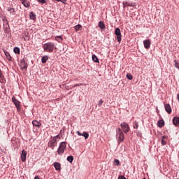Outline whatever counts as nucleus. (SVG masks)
<instances>
[{
	"label": "nucleus",
	"mask_w": 179,
	"mask_h": 179,
	"mask_svg": "<svg viewBox=\"0 0 179 179\" xmlns=\"http://www.w3.org/2000/svg\"><path fill=\"white\" fill-rule=\"evenodd\" d=\"M55 47V45L52 42H48L43 45V48L46 52H52Z\"/></svg>",
	"instance_id": "nucleus-1"
},
{
	"label": "nucleus",
	"mask_w": 179,
	"mask_h": 179,
	"mask_svg": "<svg viewBox=\"0 0 179 179\" xmlns=\"http://www.w3.org/2000/svg\"><path fill=\"white\" fill-rule=\"evenodd\" d=\"M116 138L117 139L118 143H121V142L124 141V132L121 128H117L116 129Z\"/></svg>",
	"instance_id": "nucleus-2"
},
{
	"label": "nucleus",
	"mask_w": 179,
	"mask_h": 179,
	"mask_svg": "<svg viewBox=\"0 0 179 179\" xmlns=\"http://www.w3.org/2000/svg\"><path fill=\"white\" fill-rule=\"evenodd\" d=\"M66 149V142H62L59 144V146L57 149V155L62 156L65 152V150Z\"/></svg>",
	"instance_id": "nucleus-3"
},
{
	"label": "nucleus",
	"mask_w": 179,
	"mask_h": 179,
	"mask_svg": "<svg viewBox=\"0 0 179 179\" xmlns=\"http://www.w3.org/2000/svg\"><path fill=\"white\" fill-rule=\"evenodd\" d=\"M115 36H117V43H121V41H122L121 29L120 28H116L115 29Z\"/></svg>",
	"instance_id": "nucleus-4"
},
{
	"label": "nucleus",
	"mask_w": 179,
	"mask_h": 179,
	"mask_svg": "<svg viewBox=\"0 0 179 179\" xmlns=\"http://www.w3.org/2000/svg\"><path fill=\"white\" fill-rule=\"evenodd\" d=\"M120 126L124 134H128V132H129V125H128L127 122H124L121 123Z\"/></svg>",
	"instance_id": "nucleus-5"
},
{
	"label": "nucleus",
	"mask_w": 179,
	"mask_h": 179,
	"mask_svg": "<svg viewBox=\"0 0 179 179\" xmlns=\"http://www.w3.org/2000/svg\"><path fill=\"white\" fill-rule=\"evenodd\" d=\"M27 66H29V64H27V62H26V58L22 59L20 61V69L22 71H23V69H27Z\"/></svg>",
	"instance_id": "nucleus-6"
},
{
	"label": "nucleus",
	"mask_w": 179,
	"mask_h": 179,
	"mask_svg": "<svg viewBox=\"0 0 179 179\" xmlns=\"http://www.w3.org/2000/svg\"><path fill=\"white\" fill-rule=\"evenodd\" d=\"M57 143H58V141L53 137L52 140L49 141L50 147L51 148L52 150H54V148L57 146Z\"/></svg>",
	"instance_id": "nucleus-7"
},
{
	"label": "nucleus",
	"mask_w": 179,
	"mask_h": 179,
	"mask_svg": "<svg viewBox=\"0 0 179 179\" xmlns=\"http://www.w3.org/2000/svg\"><path fill=\"white\" fill-rule=\"evenodd\" d=\"M13 103H14L17 111H20V101H19L15 96L12 98Z\"/></svg>",
	"instance_id": "nucleus-8"
},
{
	"label": "nucleus",
	"mask_w": 179,
	"mask_h": 179,
	"mask_svg": "<svg viewBox=\"0 0 179 179\" xmlns=\"http://www.w3.org/2000/svg\"><path fill=\"white\" fill-rule=\"evenodd\" d=\"M150 44H152V42H150V40L146 39V40L143 41L144 48L146 50H149L150 48Z\"/></svg>",
	"instance_id": "nucleus-9"
},
{
	"label": "nucleus",
	"mask_w": 179,
	"mask_h": 179,
	"mask_svg": "<svg viewBox=\"0 0 179 179\" xmlns=\"http://www.w3.org/2000/svg\"><path fill=\"white\" fill-rule=\"evenodd\" d=\"M76 134L78 135V136H84L85 139L89 138V133H87L86 131H83V133H80V131H77Z\"/></svg>",
	"instance_id": "nucleus-10"
},
{
	"label": "nucleus",
	"mask_w": 179,
	"mask_h": 179,
	"mask_svg": "<svg viewBox=\"0 0 179 179\" xmlns=\"http://www.w3.org/2000/svg\"><path fill=\"white\" fill-rule=\"evenodd\" d=\"M27 156V151L22 150V153H21L22 162H26Z\"/></svg>",
	"instance_id": "nucleus-11"
},
{
	"label": "nucleus",
	"mask_w": 179,
	"mask_h": 179,
	"mask_svg": "<svg viewBox=\"0 0 179 179\" xmlns=\"http://www.w3.org/2000/svg\"><path fill=\"white\" fill-rule=\"evenodd\" d=\"M165 110L168 114H171V106H170V103H166L164 104Z\"/></svg>",
	"instance_id": "nucleus-12"
},
{
	"label": "nucleus",
	"mask_w": 179,
	"mask_h": 179,
	"mask_svg": "<svg viewBox=\"0 0 179 179\" xmlns=\"http://www.w3.org/2000/svg\"><path fill=\"white\" fill-rule=\"evenodd\" d=\"M173 125H175V127H178V125H179V117L176 116L173 118Z\"/></svg>",
	"instance_id": "nucleus-13"
},
{
	"label": "nucleus",
	"mask_w": 179,
	"mask_h": 179,
	"mask_svg": "<svg viewBox=\"0 0 179 179\" xmlns=\"http://www.w3.org/2000/svg\"><path fill=\"white\" fill-rule=\"evenodd\" d=\"M98 26L101 30H106V24H104V22L99 21Z\"/></svg>",
	"instance_id": "nucleus-14"
},
{
	"label": "nucleus",
	"mask_w": 179,
	"mask_h": 179,
	"mask_svg": "<svg viewBox=\"0 0 179 179\" xmlns=\"http://www.w3.org/2000/svg\"><path fill=\"white\" fill-rule=\"evenodd\" d=\"M7 11L10 13V15H15V12H16V10L13 7H8Z\"/></svg>",
	"instance_id": "nucleus-15"
},
{
	"label": "nucleus",
	"mask_w": 179,
	"mask_h": 179,
	"mask_svg": "<svg viewBox=\"0 0 179 179\" xmlns=\"http://www.w3.org/2000/svg\"><path fill=\"white\" fill-rule=\"evenodd\" d=\"M32 124L34 125V127H36V128H40V127H41V122L37 120L32 121Z\"/></svg>",
	"instance_id": "nucleus-16"
},
{
	"label": "nucleus",
	"mask_w": 179,
	"mask_h": 179,
	"mask_svg": "<svg viewBox=\"0 0 179 179\" xmlns=\"http://www.w3.org/2000/svg\"><path fill=\"white\" fill-rule=\"evenodd\" d=\"M21 2L25 8H30V2L27 1V0H21Z\"/></svg>",
	"instance_id": "nucleus-17"
},
{
	"label": "nucleus",
	"mask_w": 179,
	"mask_h": 179,
	"mask_svg": "<svg viewBox=\"0 0 179 179\" xmlns=\"http://www.w3.org/2000/svg\"><path fill=\"white\" fill-rule=\"evenodd\" d=\"M53 166L57 171L61 170V164L59 162H55Z\"/></svg>",
	"instance_id": "nucleus-18"
},
{
	"label": "nucleus",
	"mask_w": 179,
	"mask_h": 179,
	"mask_svg": "<svg viewBox=\"0 0 179 179\" xmlns=\"http://www.w3.org/2000/svg\"><path fill=\"white\" fill-rule=\"evenodd\" d=\"M4 54L8 61H12V56H10V54L8 51L4 50Z\"/></svg>",
	"instance_id": "nucleus-19"
},
{
	"label": "nucleus",
	"mask_w": 179,
	"mask_h": 179,
	"mask_svg": "<svg viewBox=\"0 0 179 179\" xmlns=\"http://www.w3.org/2000/svg\"><path fill=\"white\" fill-rule=\"evenodd\" d=\"M157 126L159 127V128H163V127H164V120H158Z\"/></svg>",
	"instance_id": "nucleus-20"
},
{
	"label": "nucleus",
	"mask_w": 179,
	"mask_h": 179,
	"mask_svg": "<svg viewBox=\"0 0 179 179\" xmlns=\"http://www.w3.org/2000/svg\"><path fill=\"white\" fill-rule=\"evenodd\" d=\"M48 59H49L48 55L43 56L41 58L42 64H45L47 61H48Z\"/></svg>",
	"instance_id": "nucleus-21"
},
{
	"label": "nucleus",
	"mask_w": 179,
	"mask_h": 179,
	"mask_svg": "<svg viewBox=\"0 0 179 179\" xmlns=\"http://www.w3.org/2000/svg\"><path fill=\"white\" fill-rule=\"evenodd\" d=\"M55 40L58 43H61L64 40V38H62V36H55Z\"/></svg>",
	"instance_id": "nucleus-22"
},
{
	"label": "nucleus",
	"mask_w": 179,
	"mask_h": 179,
	"mask_svg": "<svg viewBox=\"0 0 179 179\" xmlns=\"http://www.w3.org/2000/svg\"><path fill=\"white\" fill-rule=\"evenodd\" d=\"M92 58L94 62H96V64H99L100 62L99 58L97 57V56H96V55H92Z\"/></svg>",
	"instance_id": "nucleus-23"
},
{
	"label": "nucleus",
	"mask_w": 179,
	"mask_h": 179,
	"mask_svg": "<svg viewBox=\"0 0 179 179\" xmlns=\"http://www.w3.org/2000/svg\"><path fill=\"white\" fill-rule=\"evenodd\" d=\"M29 18L31 20H36V14L33 11L29 13Z\"/></svg>",
	"instance_id": "nucleus-24"
},
{
	"label": "nucleus",
	"mask_w": 179,
	"mask_h": 179,
	"mask_svg": "<svg viewBox=\"0 0 179 179\" xmlns=\"http://www.w3.org/2000/svg\"><path fill=\"white\" fill-rule=\"evenodd\" d=\"M126 5H127V6H130L131 8H135V6H136V3L127 1V3H126Z\"/></svg>",
	"instance_id": "nucleus-25"
},
{
	"label": "nucleus",
	"mask_w": 179,
	"mask_h": 179,
	"mask_svg": "<svg viewBox=\"0 0 179 179\" xmlns=\"http://www.w3.org/2000/svg\"><path fill=\"white\" fill-rule=\"evenodd\" d=\"M74 29L76 30V31H78V30H82V25L80 24H77L74 27Z\"/></svg>",
	"instance_id": "nucleus-26"
},
{
	"label": "nucleus",
	"mask_w": 179,
	"mask_h": 179,
	"mask_svg": "<svg viewBox=\"0 0 179 179\" xmlns=\"http://www.w3.org/2000/svg\"><path fill=\"white\" fill-rule=\"evenodd\" d=\"M164 138H166V136H163L161 140V143H162V146H164V145H166L167 143V141L164 140Z\"/></svg>",
	"instance_id": "nucleus-27"
},
{
	"label": "nucleus",
	"mask_w": 179,
	"mask_h": 179,
	"mask_svg": "<svg viewBox=\"0 0 179 179\" xmlns=\"http://www.w3.org/2000/svg\"><path fill=\"white\" fill-rule=\"evenodd\" d=\"M67 162H69V163H72L73 162V156L70 155L69 157H67Z\"/></svg>",
	"instance_id": "nucleus-28"
},
{
	"label": "nucleus",
	"mask_w": 179,
	"mask_h": 179,
	"mask_svg": "<svg viewBox=\"0 0 179 179\" xmlns=\"http://www.w3.org/2000/svg\"><path fill=\"white\" fill-rule=\"evenodd\" d=\"M13 51L15 54H20V48H19L18 47L14 48Z\"/></svg>",
	"instance_id": "nucleus-29"
},
{
	"label": "nucleus",
	"mask_w": 179,
	"mask_h": 179,
	"mask_svg": "<svg viewBox=\"0 0 179 179\" xmlns=\"http://www.w3.org/2000/svg\"><path fill=\"white\" fill-rule=\"evenodd\" d=\"M126 77H127V79H128L129 80H132V79H134V77L131 73H127Z\"/></svg>",
	"instance_id": "nucleus-30"
},
{
	"label": "nucleus",
	"mask_w": 179,
	"mask_h": 179,
	"mask_svg": "<svg viewBox=\"0 0 179 179\" xmlns=\"http://www.w3.org/2000/svg\"><path fill=\"white\" fill-rule=\"evenodd\" d=\"M175 64L174 66L175 68H177V69H179V60H174Z\"/></svg>",
	"instance_id": "nucleus-31"
},
{
	"label": "nucleus",
	"mask_w": 179,
	"mask_h": 179,
	"mask_svg": "<svg viewBox=\"0 0 179 179\" xmlns=\"http://www.w3.org/2000/svg\"><path fill=\"white\" fill-rule=\"evenodd\" d=\"M133 127L135 129H138V128H139V123L137 121H135Z\"/></svg>",
	"instance_id": "nucleus-32"
},
{
	"label": "nucleus",
	"mask_w": 179,
	"mask_h": 179,
	"mask_svg": "<svg viewBox=\"0 0 179 179\" xmlns=\"http://www.w3.org/2000/svg\"><path fill=\"white\" fill-rule=\"evenodd\" d=\"M114 163H115V164H116L117 166H120V160H118L117 159H115Z\"/></svg>",
	"instance_id": "nucleus-33"
},
{
	"label": "nucleus",
	"mask_w": 179,
	"mask_h": 179,
	"mask_svg": "<svg viewBox=\"0 0 179 179\" xmlns=\"http://www.w3.org/2000/svg\"><path fill=\"white\" fill-rule=\"evenodd\" d=\"M127 1L122 2L123 8H128V5H127Z\"/></svg>",
	"instance_id": "nucleus-34"
},
{
	"label": "nucleus",
	"mask_w": 179,
	"mask_h": 179,
	"mask_svg": "<svg viewBox=\"0 0 179 179\" xmlns=\"http://www.w3.org/2000/svg\"><path fill=\"white\" fill-rule=\"evenodd\" d=\"M83 85H85V84H83V83L76 84L75 85L73 86V87H76L78 86H83Z\"/></svg>",
	"instance_id": "nucleus-35"
},
{
	"label": "nucleus",
	"mask_w": 179,
	"mask_h": 179,
	"mask_svg": "<svg viewBox=\"0 0 179 179\" xmlns=\"http://www.w3.org/2000/svg\"><path fill=\"white\" fill-rule=\"evenodd\" d=\"M103 103H104V101H103L102 99L99 100L98 103V106H101Z\"/></svg>",
	"instance_id": "nucleus-36"
},
{
	"label": "nucleus",
	"mask_w": 179,
	"mask_h": 179,
	"mask_svg": "<svg viewBox=\"0 0 179 179\" xmlns=\"http://www.w3.org/2000/svg\"><path fill=\"white\" fill-rule=\"evenodd\" d=\"M53 138H55V139H61V136L59 134H57V136H54Z\"/></svg>",
	"instance_id": "nucleus-37"
},
{
	"label": "nucleus",
	"mask_w": 179,
	"mask_h": 179,
	"mask_svg": "<svg viewBox=\"0 0 179 179\" xmlns=\"http://www.w3.org/2000/svg\"><path fill=\"white\" fill-rule=\"evenodd\" d=\"M41 3H45V0H38Z\"/></svg>",
	"instance_id": "nucleus-38"
},
{
	"label": "nucleus",
	"mask_w": 179,
	"mask_h": 179,
	"mask_svg": "<svg viewBox=\"0 0 179 179\" xmlns=\"http://www.w3.org/2000/svg\"><path fill=\"white\" fill-rule=\"evenodd\" d=\"M59 2H62V3H66V0H61Z\"/></svg>",
	"instance_id": "nucleus-39"
},
{
	"label": "nucleus",
	"mask_w": 179,
	"mask_h": 179,
	"mask_svg": "<svg viewBox=\"0 0 179 179\" xmlns=\"http://www.w3.org/2000/svg\"><path fill=\"white\" fill-rule=\"evenodd\" d=\"M0 78H2V71L0 69Z\"/></svg>",
	"instance_id": "nucleus-40"
},
{
	"label": "nucleus",
	"mask_w": 179,
	"mask_h": 179,
	"mask_svg": "<svg viewBox=\"0 0 179 179\" xmlns=\"http://www.w3.org/2000/svg\"><path fill=\"white\" fill-rule=\"evenodd\" d=\"M156 111L157 113H159V108H157V106L156 107Z\"/></svg>",
	"instance_id": "nucleus-41"
},
{
	"label": "nucleus",
	"mask_w": 179,
	"mask_h": 179,
	"mask_svg": "<svg viewBox=\"0 0 179 179\" xmlns=\"http://www.w3.org/2000/svg\"><path fill=\"white\" fill-rule=\"evenodd\" d=\"M34 179H40L38 176H35Z\"/></svg>",
	"instance_id": "nucleus-42"
},
{
	"label": "nucleus",
	"mask_w": 179,
	"mask_h": 179,
	"mask_svg": "<svg viewBox=\"0 0 179 179\" xmlns=\"http://www.w3.org/2000/svg\"><path fill=\"white\" fill-rule=\"evenodd\" d=\"M55 1H57V2H59V1H61V0H55Z\"/></svg>",
	"instance_id": "nucleus-43"
},
{
	"label": "nucleus",
	"mask_w": 179,
	"mask_h": 179,
	"mask_svg": "<svg viewBox=\"0 0 179 179\" xmlns=\"http://www.w3.org/2000/svg\"><path fill=\"white\" fill-rule=\"evenodd\" d=\"M0 29H1V25H0Z\"/></svg>",
	"instance_id": "nucleus-44"
}]
</instances>
